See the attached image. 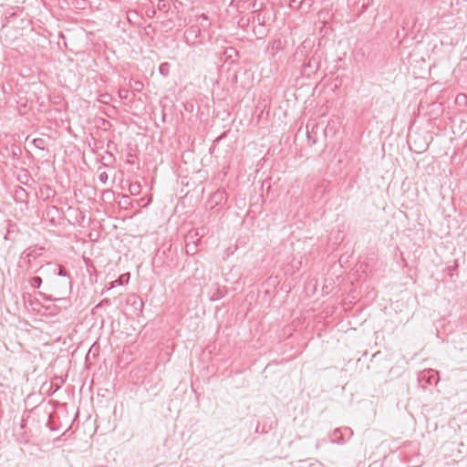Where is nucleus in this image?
Returning <instances> with one entry per match:
<instances>
[{"label": "nucleus", "mask_w": 467, "mask_h": 467, "mask_svg": "<svg viewBox=\"0 0 467 467\" xmlns=\"http://www.w3.org/2000/svg\"><path fill=\"white\" fill-rule=\"evenodd\" d=\"M202 36V29L200 26L192 25L186 29L184 33L185 41L189 46H196L200 42L197 41Z\"/></svg>", "instance_id": "5"}, {"label": "nucleus", "mask_w": 467, "mask_h": 467, "mask_svg": "<svg viewBox=\"0 0 467 467\" xmlns=\"http://www.w3.org/2000/svg\"><path fill=\"white\" fill-rule=\"evenodd\" d=\"M37 296L41 297L45 310L49 311V314H54V297L48 294H37Z\"/></svg>", "instance_id": "12"}, {"label": "nucleus", "mask_w": 467, "mask_h": 467, "mask_svg": "<svg viewBox=\"0 0 467 467\" xmlns=\"http://www.w3.org/2000/svg\"><path fill=\"white\" fill-rule=\"evenodd\" d=\"M419 380L421 382L422 380H426L430 385H436L439 381V375L436 370L429 369L421 372L419 376Z\"/></svg>", "instance_id": "8"}, {"label": "nucleus", "mask_w": 467, "mask_h": 467, "mask_svg": "<svg viewBox=\"0 0 467 467\" xmlns=\"http://www.w3.org/2000/svg\"><path fill=\"white\" fill-rule=\"evenodd\" d=\"M130 87L136 92H140L143 89V83L140 80H130Z\"/></svg>", "instance_id": "20"}, {"label": "nucleus", "mask_w": 467, "mask_h": 467, "mask_svg": "<svg viewBox=\"0 0 467 467\" xmlns=\"http://www.w3.org/2000/svg\"><path fill=\"white\" fill-rule=\"evenodd\" d=\"M155 14H156V11H155L154 9H150V10L149 9V10L147 11V16H148L149 17L153 16Z\"/></svg>", "instance_id": "38"}, {"label": "nucleus", "mask_w": 467, "mask_h": 467, "mask_svg": "<svg viewBox=\"0 0 467 467\" xmlns=\"http://www.w3.org/2000/svg\"><path fill=\"white\" fill-rule=\"evenodd\" d=\"M130 273H125V274L120 275L116 280L109 283V286H107V290L109 291V290L114 288L117 285H127L130 281Z\"/></svg>", "instance_id": "11"}, {"label": "nucleus", "mask_w": 467, "mask_h": 467, "mask_svg": "<svg viewBox=\"0 0 467 467\" xmlns=\"http://www.w3.org/2000/svg\"><path fill=\"white\" fill-rule=\"evenodd\" d=\"M253 6L254 7L257 6L256 1L254 2Z\"/></svg>", "instance_id": "44"}, {"label": "nucleus", "mask_w": 467, "mask_h": 467, "mask_svg": "<svg viewBox=\"0 0 467 467\" xmlns=\"http://www.w3.org/2000/svg\"><path fill=\"white\" fill-rule=\"evenodd\" d=\"M218 295H219V296H215V294H213V295L210 297V300H211V301H216V300H218V299L222 298V297H223V296L224 294H218Z\"/></svg>", "instance_id": "36"}, {"label": "nucleus", "mask_w": 467, "mask_h": 467, "mask_svg": "<svg viewBox=\"0 0 467 467\" xmlns=\"http://www.w3.org/2000/svg\"><path fill=\"white\" fill-rule=\"evenodd\" d=\"M161 6H162V7H165V5L160 4V5H159V9H161Z\"/></svg>", "instance_id": "40"}, {"label": "nucleus", "mask_w": 467, "mask_h": 467, "mask_svg": "<svg viewBox=\"0 0 467 467\" xmlns=\"http://www.w3.org/2000/svg\"><path fill=\"white\" fill-rule=\"evenodd\" d=\"M329 441L332 443L337 444H344L348 441L347 438H345V433L343 432L342 428H337L333 431V432L329 436Z\"/></svg>", "instance_id": "10"}, {"label": "nucleus", "mask_w": 467, "mask_h": 467, "mask_svg": "<svg viewBox=\"0 0 467 467\" xmlns=\"http://www.w3.org/2000/svg\"><path fill=\"white\" fill-rule=\"evenodd\" d=\"M67 303V299L66 298H55L54 297V304H53V306H54V313L57 311V310H59L61 308H66V304Z\"/></svg>", "instance_id": "19"}, {"label": "nucleus", "mask_w": 467, "mask_h": 467, "mask_svg": "<svg viewBox=\"0 0 467 467\" xmlns=\"http://www.w3.org/2000/svg\"><path fill=\"white\" fill-rule=\"evenodd\" d=\"M108 179H109V175L106 171H103L99 175V180L102 183H106L108 182Z\"/></svg>", "instance_id": "28"}, {"label": "nucleus", "mask_w": 467, "mask_h": 467, "mask_svg": "<svg viewBox=\"0 0 467 467\" xmlns=\"http://www.w3.org/2000/svg\"><path fill=\"white\" fill-rule=\"evenodd\" d=\"M5 228V239L9 241H15L19 232L16 223H13L11 220H6Z\"/></svg>", "instance_id": "7"}, {"label": "nucleus", "mask_w": 467, "mask_h": 467, "mask_svg": "<svg viewBox=\"0 0 467 467\" xmlns=\"http://www.w3.org/2000/svg\"><path fill=\"white\" fill-rule=\"evenodd\" d=\"M161 6H162V7H165V5L160 4V5H159V9H161Z\"/></svg>", "instance_id": "42"}, {"label": "nucleus", "mask_w": 467, "mask_h": 467, "mask_svg": "<svg viewBox=\"0 0 467 467\" xmlns=\"http://www.w3.org/2000/svg\"><path fill=\"white\" fill-rule=\"evenodd\" d=\"M306 48L305 42L297 48L296 55H304V49Z\"/></svg>", "instance_id": "34"}, {"label": "nucleus", "mask_w": 467, "mask_h": 467, "mask_svg": "<svg viewBox=\"0 0 467 467\" xmlns=\"http://www.w3.org/2000/svg\"><path fill=\"white\" fill-rule=\"evenodd\" d=\"M445 277L450 281L454 282L456 278L459 276V264L458 260H454L451 265H448L444 269Z\"/></svg>", "instance_id": "9"}, {"label": "nucleus", "mask_w": 467, "mask_h": 467, "mask_svg": "<svg viewBox=\"0 0 467 467\" xmlns=\"http://www.w3.org/2000/svg\"><path fill=\"white\" fill-rule=\"evenodd\" d=\"M196 25L200 26L202 30H206L210 27L211 22L209 21L208 16L205 14H202L196 17Z\"/></svg>", "instance_id": "15"}, {"label": "nucleus", "mask_w": 467, "mask_h": 467, "mask_svg": "<svg viewBox=\"0 0 467 467\" xmlns=\"http://www.w3.org/2000/svg\"><path fill=\"white\" fill-rule=\"evenodd\" d=\"M274 420H270L269 422H258L255 428V432L257 433H267L274 427Z\"/></svg>", "instance_id": "14"}, {"label": "nucleus", "mask_w": 467, "mask_h": 467, "mask_svg": "<svg viewBox=\"0 0 467 467\" xmlns=\"http://www.w3.org/2000/svg\"><path fill=\"white\" fill-rule=\"evenodd\" d=\"M129 191L132 195H138L140 192V182L130 183L129 187Z\"/></svg>", "instance_id": "22"}, {"label": "nucleus", "mask_w": 467, "mask_h": 467, "mask_svg": "<svg viewBox=\"0 0 467 467\" xmlns=\"http://www.w3.org/2000/svg\"><path fill=\"white\" fill-rule=\"evenodd\" d=\"M44 143H45V140L40 138L34 139V140H33V144L36 148H38L39 150H47V149L45 148Z\"/></svg>", "instance_id": "24"}, {"label": "nucleus", "mask_w": 467, "mask_h": 467, "mask_svg": "<svg viewBox=\"0 0 467 467\" xmlns=\"http://www.w3.org/2000/svg\"><path fill=\"white\" fill-rule=\"evenodd\" d=\"M170 64L167 62L161 63L159 67V72L163 76L167 77L170 74Z\"/></svg>", "instance_id": "21"}, {"label": "nucleus", "mask_w": 467, "mask_h": 467, "mask_svg": "<svg viewBox=\"0 0 467 467\" xmlns=\"http://www.w3.org/2000/svg\"><path fill=\"white\" fill-rule=\"evenodd\" d=\"M42 285V278L39 277V276H32V277H29L26 282H25V285H24V288L25 289H27L28 287L32 288V289H37L41 286Z\"/></svg>", "instance_id": "13"}, {"label": "nucleus", "mask_w": 467, "mask_h": 467, "mask_svg": "<svg viewBox=\"0 0 467 467\" xmlns=\"http://www.w3.org/2000/svg\"><path fill=\"white\" fill-rule=\"evenodd\" d=\"M203 235L202 234H200L198 231L192 234L190 233L186 236V245L185 250L187 254L189 255H194L198 251V244L200 242L201 237Z\"/></svg>", "instance_id": "4"}, {"label": "nucleus", "mask_w": 467, "mask_h": 467, "mask_svg": "<svg viewBox=\"0 0 467 467\" xmlns=\"http://www.w3.org/2000/svg\"><path fill=\"white\" fill-rule=\"evenodd\" d=\"M25 178L26 179V181L28 180L29 178V175L27 173L25 174Z\"/></svg>", "instance_id": "43"}, {"label": "nucleus", "mask_w": 467, "mask_h": 467, "mask_svg": "<svg viewBox=\"0 0 467 467\" xmlns=\"http://www.w3.org/2000/svg\"><path fill=\"white\" fill-rule=\"evenodd\" d=\"M305 0H290L289 5L293 9H299L301 8Z\"/></svg>", "instance_id": "25"}, {"label": "nucleus", "mask_w": 467, "mask_h": 467, "mask_svg": "<svg viewBox=\"0 0 467 467\" xmlns=\"http://www.w3.org/2000/svg\"><path fill=\"white\" fill-rule=\"evenodd\" d=\"M28 196L27 192L21 186H17L15 190V199L17 202H24Z\"/></svg>", "instance_id": "16"}, {"label": "nucleus", "mask_w": 467, "mask_h": 467, "mask_svg": "<svg viewBox=\"0 0 467 467\" xmlns=\"http://www.w3.org/2000/svg\"><path fill=\"white\" fill-rule=\"evenodd\" d=\"M129 90L128 89H119V95L121 99H126L128 97Z\"/></svg>", "instance_id": "32"}, {"label": "nucleus", "mask_w": 467, "mask_h": 467, "mask_svg": "<svg viewBox=\"0 0 467 467\" xmlns=\"http://www.w3.org/2000/svg\"><path fill=\"white\" fill-rule=\"evenodd\" d=\"M26 420H25V419H22V420H21V424H20V428H21V429H25V428H26Z\"/></svg>", "instance_id": "39"}, {"label": "nucleus", "mask_w": 467, "mask_h": 467, "mask_svg": "<svg viewBox=\"0 0 467 467\" xmlns=\"http://www.w3.org/2000/svg\"><path fill=\"white\" fill-rule=\"evenodd\" d=\"M212 198L214 200L216 205L221 204L226 200V192L224 191H217L213 194Z\"/></svg>", "instance_id": "18"}, {"label": "nucleus", "mask_w": 467, "mask_h": 467, "mask_svg": "<svg viewBox=\"0 0 467 467\" xmlns=\"http://www.w3.org/2000/svg\"><path fill=\"white\" fill-rule=\"evenodd\" d=\"M306 137H307V140L310 144H315L317 142V139L316 137H313L309 131L307 130L306 131Z\"/></svg>", "instance_id": "29"}, {"label": "nucleus", "mask_w": 467, "mask_h": 467, "mask_svg": "<svg viewBox=\"0 0 467 467\" xmlns=\"http://www.w3.org/2000/svg\"><path fill=\"white\" fill-rule=\"evenodd\" d=\"M48 265H51L53 267V272L57 274L59 276H68L67 270L61 265H51L48 264Z\"/></svg>", "instance_id": "17"}, {"label": "nucleus", "mask_w": 467, "mask_h": 467, "mask_svg": "<svg viewBox=\"0 0 467 467\" xmlns=\"http://www.w3.org/2000/svg\"><path fill=\"white\" fill-rule=\"evenodd\" d=\"M126 303L133 308L134 313L140 312L143 308V298L139 294H129Z\"/></svg>", "instance_id": "6"}, {"label": "nucleus", "mask_w": 467, "mask_h": 467, "mask_svg": "<svg viewBox=\"0 0 467 467\" xmlns=\"http://www.w3.org/2000/svg\"><path fill=\"white\" fill-rule=\"evenodd\" d=\"M256 20H257L258 25H260V26H264L265 23V16H262L260 14L257 15Z\"/></svg>", "instance_id": "31"}, {"label": "nucleus", "mask_w": 467, "mask_h": 467, "mask_svg": "<svg viewBox=\"0 0 467 467\" xmlns=\"http://www.w3.org/2000/svg\"><path fill=\"white\" fill-rule=\"evenodd\" d=\"M455 101H456V103H457L458 105L466 104V102H467V97H466V95H464V94H459V95L456 97Z\"/></svg>", "instance_id": "26"}, {"label": "nucleus", "mask_w": 467, "mask_h": 467, "mask_svg": "<svg viewBox=\"0 0 467 467\" xmlns=\"http://www.w3.org/2000/svg\"><path fill=\"white\" fill-rule=\"evenodd\" d=\"M50 420H51V413H48V420H47V426L50 429V431H56L57 428L54 426V424H52L50 422Z\"/></svg>", "instance_id": "30"}, {"label": "nucleus", "mask_w": 467, "mask_h": 467, "mask_svg": "<svg viewBox=\"0 0 467 467\" xmlns=\"http://www.w3.org/2000/svg\"><path fill=\"white\" fill-rule=\"evenodd\" d=\"M324 56L325 52L320 47L311 50L310 53L306 56L305 61L301 66L302 74L307 78L316 75L320 68Z\"/></svg>", "instance_id": "1"}, {"label": "nucleus", "mask_w": 467, "mask_h": 467, "mask_svg": "<svg viewBox=\"0 0 467 467\" xmlns=\"http://www.w3.org/2000/svg\"><path fill=\"white\" fill-rule=\"evenodd\" d=\"M100 97H101V99H100L99 100H100L102 103H105V104H106V103H108V100H107V99L110 98V96H109V94H103V95H101Z\"/></svg>", "instance_id": "35"}, {"label": "nucleus", "mask_w": 467, "mask_h": 467, "mask_svg": "<svg viewBox=\"0 0 467 467\" xmlns=\"http://www.w3.org/2000/svg\"><path fill=\"white\" fill-rule=\"evenodd\" d=\"M342 429L343 432L345 433V438H347V440H349L353 436V431L348 427H345Z\"/></svg>", "instance_id": "27"}, {"label": "nucleus", "mask_w": 467, "mask_h": 467, "mask_svg": "<svg viewBox=\"0 0 467 467\" xmlns=\"http://www.w3.org/2000/svg\"><path fill=\"white\" fill-rule=\"evenodd\" d=\"M166 255V250L163 249H159L156 253V255L154 257V262L157 263V262H162L164 263V257Z\"/></svg>", "instance_id": "23"}, {"label": "nucleus", "mask_w": 467, "mask_h": 467, "mask_svg": "<svg viewBox=\"0 0 467 467\" xmlns=\"http://www.w3.org/2000/svg\"><path fill=\"white\" fill-rule=\"evenodd\" d=\"M323 443H327V440L326 439H322V440H318L316 443V448L317 449H319L320 446L323 444Z\"/></svg>", "instance_id": "37"}, {"label": "nucleus", "mask_w": 467, "mask_h": 467, "mask_svg": "<svg viewBox=\"0 0 467 467\" xmlns=\"http://www.w3.org/2000/svg\"><path fill=\"white\" fill-rule=\"evenodd\" d=\"M25 306L37 314H45L46 310L42 299L37 294H21Z\"/></svg>", "instance_id": "3"}, {"label": "nucleus", "mask_w": 467, "mask_h": 467, "mask_svg": "<svg viewBox=\"0 0 467 467\" xmlns=\"http://www.w3.org/2000/svg\"><path fill=\"white\" fill-rule=\"evenodd\" d=\"M46 252V247L34 244L24 250L19 257L18 266L24 270H30L35 266V261Z\"/></svg>", "instance_id": "2"}, {"label": "nucleus", "mask_w": 467, "mask_h": 467, "mask_svg": "<svg viewBox=\"0 0 467 467\" xmlns=\"http://www.w3.org/2000/svg\"><path fill=\"white\" fill-rule=\"evenodd\" d=\"M108 304H110V299L105 298L99 304H98L96 307L98 308Z\"/></svg>", "instance_id": "33"}, {"label": "nucleus", "mask_w": 467, "mask_h": 467, "mask_svg": "<svg viewBox=\"0 0 467 467\" xmlns=\"http://www.w3.org/2000/svg\"><path fill=\"white\" fill-rule=\"evenodd\" d=\"M161 6H162V7H165V5L160 4V5H159V9H161Z\"/></svg>", "instance_id": "41"}]
</instances>
